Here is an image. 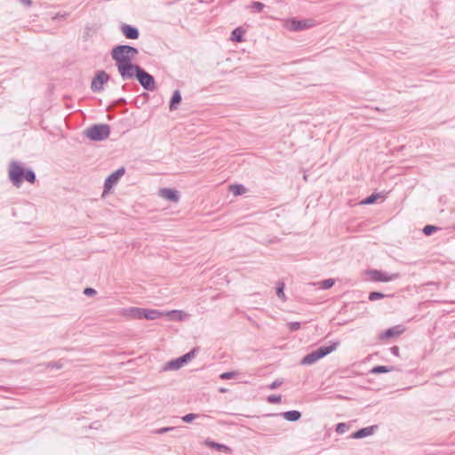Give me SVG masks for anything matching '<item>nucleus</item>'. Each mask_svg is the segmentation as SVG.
Wrapping results in <instances>:
<instances>
[{
  "instance_id": "1",
  "label": "nucleus",
  "mask_w": 455,
  "mask_h": 455,
  "mask_svg": "<svg viewBox=\"0 0 455 455\" xmlns=\"http://www.w3.org/2000/svg\"><path fill=\"white\" fill-rule=\"evenodd\" d=\"M138 54V49L128 44L116 45L111 51V57L116 61V66L132 62Z\"/></svg>"
},
{
  "instance_id": "2",
  "label": "nucleus",
  "mask_w": 455,
  "mask_h": 455,
  "mask_svg": "<svg viewBox=\"0 0 455 455\" xmlns=\"http://www.w3.org/2000/svg\"><path fill=\"white\" fill-rule=\"evenodd\" d=\"M339 346V342H333L330 346H322L319 347L317 349L312 351L311 353L305 355L301 360V364L303 365H311L315 363H316L321 358L326 356L332 351H334L337 347Z\"/></svg>"
},
{
  "instance_id": "3",
  "label": "nucleus",
  "mask_w": 455,
  "mask_h": 455,
  "mask_svg": "<svg viewBox=\"0 0 455 455\" xmlns=\"http://www.w3.org/2000/svg\"><path fill=\"white\" fill-rule=\"evenodd\" d=\"M84 133L87 138L93 141H101L108 138L110 134V126L106 124H93L88 127Z\"/></svg>"
},
{
  "instance_id": "4",
  "label": "nucleus",
  "mask_w": 455,
  "mask_h": 455,
  "mask_svg": "<svg viewBox=\"0 0 455 455\" xmlns=\"http://www.w3.org/2000/svg\"><path fill=\"white\" fill-rule=\"evenodd\" d=\"M199 351L198 347H194L188 353L181 355L179 358L173 359L166 363L163 368L164 371H177L180 369L184 364L190 362L193 358L196 357L197 352Z\"/></svg>"
},
{
  "instance_id": "5",
  "label": "nucleus",
  "mask_w": 455,
  "mask_h": 455,
  "mask_svg": "<svg viewBox=\"0 0 455 455\" xmlns=\"http://www.w3.org/2000/svg\"><path fill=\"white\" fill-rule=\"evenodd\" d=\"M26 170L16 161L9 164V179L13 186L20 188L24 180Z\"/></svg>"
},
{
  "instance_id": "6",
  "label": "nucleus",
  "mask_w": 455,
  "mask_h": 455,
  "mask_svg": "<svg viewBox=\"0 0 455 455\" xmlns=\"http://www.w3.org/2000/svg\"><path fill=\"white\" fill-rule=\"evenodd\" d=\"M135 77L145 90L154 92L156 89L154 76L141 67L139 68V71L135 74Z\"/></svg>"
},
{
  "instance_id": "7",
  "label": "nucleus",
  "mask_w": 455,
  "mask_h": 455,
  "mask_svg": "<svg viewBox=\"0 0 455 455\" xmlns=\"http://www.w3.org/2000/svg\"><path fill=\"white\" fill-rule=\"evenodd\" d=\"M116 67L123 80L135 77V74L138 73L139 68H140V66L133 64L132 61L117 65Z\"/></svg>"
},
{
  "instance_id": "8",
  "label": "nucleus",
  "mask_w": 455,
  "mask_h": 455,
  "mask_svg": "<svg viewBox=\"0 0 455 455\" xmlns=\"http://www.w3.org/2000/svg\"><path fill=\"white\" fill-rule=\"evenodd\" d=\"M109 78V75L104 70L97 71L91 84L92 91L94 92L103 91L104 84L108 82Z\"/></svg>"
},
{
  "instance_id": "9",
  "label": "nucleus",
  "mask_w": 455,
  "mask_h": 455,
  "mask_svg": "<svg viewBox=\"0 0 455 455\" xmlns=\"http://www.w3.org/2000/svg\"><path fill=\"white\" fill-rule=\"evenodd\" d=\"M124 172V167H121L108 176L104 183V193L108 192L114 186H116Z\"/></svg>"
},
{
  "instance_id": "10",
  "label": "nucleus",
  "mask_w": 455,
  "mask_h": 455,
  "mask_svg": "<svg viewBox=\"0 0 455 455\" xmlns=\"http://www.w3.org/2000/svg\"><path fill=\"white\" fill-rule=\"evenodd\" d=\"M369 276L374 282H389L398 277V274H388L381 270H370Z\"/></svg>"
},
{
  "instance_id": "11",
  "label": "nucleus",
  "mask_w": 455,
  "mask_h": 455,
  "mask_svg": "<svg viewBox=\"0 0 455 455\" xmlns=\"http://www.w3.org/2000/svg\"><path fill=\"white\" fill-rule=\"evenodd\" d=\"M120 30L127 39L136 40L140 36V31L138 28L130 24L122 23L120 25Z\"/></svg>"
},
{
  "instance_id": "12",
  "label": "nucleus",
  "mask_w": 455,
  "mask_h": 455,
  "mask_svg": "<svg viewBox=\"0 0 455 455\" xmlns=\"http://www.w3.org/2000/svg\"><path fill=\"white\" fill-rule=\"evenodd\" d=\"M404 328L402 325L393 326L379 335L380 339H389L394 337H398L404 331Z\"/></svg>"
},
{
  "instance_id": "13",
  "label": "nucleus",
  "mask_w": 455,
  "mask_h": 455,
  "mask_svg": "<svg viewBox=\"0 0 455 455\" xmlns=\"http://www.w3.org/2000/svg\"><path fill=\"white\" fill-rule=\"evenodd\" d=\"M159 196L173 203H177L180 199L179 191L168 188H161L159 190Z\"/></svg>"
},
{
  "instance_id": "14",
  "label": "nucleus",
  "mask_w": 455,
  "mask_h": 455,
  "mask_svg": "<svg viewBox=\"0 0 455 455\" xmlns=\"http://www.w3.org/2000/svg\"><path fill=\"white\" fill-rule=\"evenodd\" d=\"M377 428H378V427L376 425L363 427V428L355 431V433H353L350 435V438L361 439V438H364L366 436H370L375 433Z\"/></svg>"
},
{
  "instance_id": "15",
  "label": "nucleus",
  "mask_w": 455,
  "mask_h": 455,
  "mask_svg": "<svg viewBox=\"0 0 455 455\" xmlns=\"http://www.w3.org/2000/svg\"><path fill=\"white\" fill-rule=\"evenodd\" d=\"M309 27L308 20H297L292 19L288 23V28L291 31H300Z\"/></svg>"
},
{
  "instance_id": "16",
  "label": "nucleus",
  "mask_w": 455,
  "mask_h": 455,
  "mask_svg": "<svg viewBox=\"0 0 455 455\" xmlns=\"http://www.w3.org/2000/svg\"><path fill=\"white\" fill-rule=\"evenodd\" d=\"M181 93L179 90H175L170 100L169 108L171 111L176 110L181 102Z\"/></svg>"
},
{
  "instance_id": "17",
  "label": "nucleus",
  "mask_w": 455,
  "mask_h": 455,
  "mask_svg": "<svg viewBox=\"0 0 455 455\" xmlns=\"http://www.w3.org/2000/svg\"><path fill=\"white\" fill-rule=\"evenodd\" d=\"M164 314L159 310H156V309H148V308H144V313H143V319H147V320H156L159 317H161L162 315H164Z\"/></svg>"
},
{
  "instance_id": "18",
  "label": "nucleus",
  "mask_w": 455,
  "mask_h": 455,
  "mask_svg": "<svg viewBox=\"0 0 455 455\" xmlns=\"http://www.w3.org/2000/svg\"><path fill=\"white\" fill-rule=\"evenodd\" d=\"M288 421H297L301 418V413L299 411H288L280 414Z\"/></svg>"
},
{
  "instance_id": "19",
  "label": "nucleus",
  "mask_w": 455,
  "mask_h": 455,
  "mask_svg": "<svg viewBox=\"0 0 455 455\" xmlns=\"http://www.w3.org/2000/svg\"><path fill=\"white\" fill-rule=\"evenodd\" d=\"M205 443H206V445L208 447L216 449L219 451H223V452H227V453H230L231 452V449L228 446L225 445V444L215 443V442L210 441V440H207L205 442Z\"/></svg>"
},
{
  "instance_id": "20",
  "label": "nucleus",
  "mask_w": 455,
  "mask_h": 455,
  "mask_svg": "<svg viewBox=\"0 0 455 455\" xmlns=\"http://www.w3.org/2000/svg\"><path fill=\"white\" fill-rule=\"evenodd\" d=\"M244 30L242 28H236L231 33V40L236 43L243 41V35Z\"/></svg>"
},
{
  "instance_id": "21",
  "label": "nucleus",
  "mask_w": 455,
  "mask_h": 455,
  "mask_svg": "<svg viewBox=\"0 0 455 455\" xmlns=\"http://www.w3.org/2000/svg\"><path fill=\"white\" fill-rule=\"evenodd\" d=\"M395 368L393 366H385V365H377L375 367H373L370 372L372 373V374H380V373H387V372H390L394 370Z\"/></svg>"
},
{
  "instance_id": "22",
  "label": "nucleus",
  "mask_w": 455,
  "mask_h": 455,
  "mask_svg": "<svg viewBox=\"0 0 455 455\" xmlns=\"http://www.w3.org/2000/svg\"><path fill=\"white\" fill-rule=\"evenodd\" d=\"M128 312H129V315L133 318V319H143V313H144V308H140V307H130L128 309Z\"/></svg>"
},
{
  "instance_id": "23",
  "label": "nucleus",
  "mask_w": 455,
  "mask_h": 455,
  "mask_svg": "<svg viewBox=\"0 0 455 455\" xmlns=\"http://www.w3.org/2000/svg\"><path fill=\"white\" fill-rule=\"evenodd\" d=\"M172 320L182 321L184 318V313L181 310H172L165 313Z\"/></svg>"
},
{
  "instance_id": "24",
  "label": "nucleus",
  "mask_w": 455,
  "mask_h": 455,
  "mask_svg": "<svg viewBox=\"0 0 455 455\" xmlns=\"http://www.w3.org/2000/svg\"><path fill=\"white\" fill-rule=\"evenodd\" d=\"M24 180L29 182L30 184H34L36 180L35 172L31 169L26 170Z\"/></svg>"
},
{
  "instance_id": "25",
  "label": "nucleus",
  "mask_w": 455,
  "mask_h": 455,
  "mask_svg": "<svg viewBox=\"0 0 455 455\" xmlns=\"http://www.w3.org/2000/svg\"><path fill=\"white\" fill-rule=\"evenodd\" d=\"M440 228L436 227V226H434V225H427L424 227L423 228V233L425 235H431L432 234H434L435 231L439 230Z\"/></svg>"
},
{
  "instance_id": "26",
  "label": "nucleus",
  "mask_w": 455,
  "mask_h": 455,
  "mask_svg": "<svg viewBox=\"0 0 455 455\" xmlns=\"http://www.w3.org/2000/svg\"><path fill=\"white\" fill-rule=\"evenodd\" d=\"M283 290H284V283H280L278 284V286L276 287V295L283 301H285L286 300V297H285Z\"/></svg>"
},
{
  "instance_id": "27",
  "label": "nucleus",
  "mask_w": 455,
  "mask_h": 455,
  "mask_svg": "<svg viewBox=\"0 0 455 455\" xmlns=\"http://www.w3.org/2000/svg\"><path fill=\"white\" fill-rule=\"evenodd\" d=\"M232 193L235 196H240L245 191V188L243 185H233L230 188Z\"/></svg>"
},
{
  "instance_id": "28",
  "label": "nucleus",
  "mask_w": 455,
  "mask_h": 455,
  "mask_svg": "<svg viewBox=\"0 0 455 455\" xmlns=\"http://www.w3.org/2000/svg\"><path fill=\"white\" fill-rule=\"evenodd\" d=\"M334 283H335L334 279H331V278L325 279L320 283V288H322L323 290H327V289H330L331 287H332L334 285Z\"/></svg>"
},
{
  "instance_id": "29",
  "label": "nucleus",
  "mask_w": 455,
  "mask_h": 455,
  "mask_svg": "<svg viewBox=\"0 0 455 455\" xmlns=\"http://www.w3.org/2000/svg\"><path fill=\"white\" fill-rule=\"evenodd\" d=\"M349 429V426L347 423H338L336 425V432L339 435L346 433Z\"/></svg>"
},
{
  "instance_id": "30",
  "label": "nucleus",
  "mask_w": 455,
  "mask_h": 455,
  "mask_svg": "<svg viewBox=\"0 0 455 455\" xmlns=\"http://www.w3.org/2000/svg\"><path fill=\"white\" fill-rule=\"evenodd\" d=\"M387 295H385L384 293L382 292H379V291H371L370 292L369 294V299L373 301V300H377V299H383L385 298Z\"/></svg>"
},
{
  "instance_id": "31",
  "label": "nucleus",
  "mask_w": 455,
  "mask_h": 455,
  "mask_svg": "<svg viewBox=\"0 0 455 455\" xmlns=\"http://www.w3.org/2000/svg\"><path fill=\"white\" fill-rule=\"evenodd\" d=\"M200 415L199 414H196V413H188L185 416L182 417V420L186 423H190L192 422L194 419L199 418Z\"/></svg>"
},
{
  "instance_id": "32",
  "label": "nucleus",
  "mask_w": 455,
  "mask_h": 455,
  "mask_svg": "<svg viewBox=\"0 0 455 455\" xmlns=\"http://www.w3.org/2000/svg\"><path fill=\"white\" fill-rule=\"evenodd\" d=\"M379 196L378 194H371V196H369L368 197H366L363 202L362 204H371L373 203L376 202L377 198L379 197Z\"/></svg>"
},
{
  "instance_id": "33",
  "label": "nucleus",
  "mask_w": 455,
  "mask_h": 455,
  "mask_svg": "<svg viewBox=\"0 0 455 455\" xmlns=\"http://www.w3.org/2000/svg\"><path fill=\"white\" fill-rule=\"evenodd\" d=\"M251 6L255 10V12H260L264 9L265 4L261 2L253 1Z\"/></svg>"
},
{
  "instance_id": "34",
  "label": "nucleus",
  "mask_w": 455,
  "mask_h": 455,
  "mask_svg": "<svg viewBox=\"0 0 455 455\" xmlns=\"http://www.w3.org/2000/svg\"><path fill=\"white\" fill-rule=\"evenodd\" d=\"M236 372L235 371H227V372H223L220 374V378L223 380H226V379H233L235 376H236Z\"/></svg>"
},
{
  "instance_id": "35",
  "label": "nucleus",
  "mask_w": 455,
  "mask_h": 455,
  "mask_svg": "<svg viewBox=\"0 0 455 455\" xmlns=\"http://www.w3.org/2000/svg\"><path fill=\"white\" fill-rule=\"evenodd\" d=\"M282 396L279 395H271L267 397V402L270 403H278L281 402Z\"/></svg>"
},
{
  "instance_id": "36",
  "label": "nucleus",
  "mask_w": 455,
  "mask_h": 455,
  "mask_svg": "<svg viewBox=\"0 0 455 455\" xmlns=\"http://www.w3.org/2000/svg\"><path fill=\"white\" fill-rule=\"evenodd\" d=\"M287 325L291 331H295L300 328L301 324L299 322H290L287 323Z\"/></svg>"
},
{
  "instance_id": "37",
  "label": "nucleus",
  "mask_w": 455,
  "mask_h": 455,
  "mask_svg": "<svg viewBox=\"0 0 455 455\" xmlns=\"http://www.w3.org/2000/svg\"><path fill=\"white\" fill-rule=\"evenodd\" d=\"M174 427H162V428H159L156 431V434H159V435H162V434H164V433H167V432H170L172 430H173Z\"/></svg>"
},
{
  "instance_id": "38",
  "label": "nucleus",
  "mask_w": 455,
  "mask_h": 455,
  "mask_svg": "<svg viewBox=\"0 0 455 455\" xmlns=\"http://www.w3.org/2000/svg\"><path fill=\"white\" fill-rule=\"evenodd\" d=\"M84 294L86 296H92L96 294V291L93 288L87 287L84 289Z\"/></svg>"
},
{
  "instance_id": "39",
  "label": "nucleus",
  "mask_w": 455,
  "mask_h": 455,
  "mask_svg": "<svg viewBox=\"0 0 455 455\" xmlns=\"http://www.w3.org/2000/svg\"><path fill=\"white\" fill-rule=\"evenodd\" d=\"M282 385V381H279V380H275L274 382H272L269 386V388L270 389H275L277 388L278 387H280Z\"/></svg>"
},
{
  "instance_id": "40",
  "label": "nucleus",
  "mask_w": 455,
  "mask_h": 455,
  "mask_svg": "<svg viewBox=\"0 0 455 455\" xmlns=\"http://www.w3.org/2000/svg\"><path fill=\"white\" fill-rule=\"evenodd\" d=\"M390 351L391 353L395 355V356H398L399 355V347L397 346H394L390 348Z\"/></svg>"
},
{
  "instance_id": "41",
  "label": "nucleus",
  "mask_w": 455,
  "mask_h": 455,
  "mask_svg": "<svg viewBox=\"0 0 455 455\" xmlns=\"http://www.w3.org/2000/svg\"><path fill=\"white\" fill-rule=\"evenodd\" d=\"M126 104V100L124 98H120L118 99L116 102H115V105L116 106H122V105H125Z\"/></svg>"
},
{
  "instance_id": "42",
  "label": "nucleus",
  "mask_w": 455,
  "mask_h": 455,
  "mask_svg": "<svg viewBox=\"0 0 455 455\" xmlns=\"http://www.w3.org/2000/svg\"><path fill=\"white\" fill-rule=\"evenodd\" d=\"M20 3H22L23 4L27 5V6H31L32 4V1L31 0H20Z\"/></svg>"
},
{
  "instance_id": "43",
  "label": "nucleus",
  "mask_w": 455,
  "mask_h": 455,
  "mask_svg": "<svg viewBox=\"0 0 455 455\" xmlns=\"http://www.w3.org/2000/svg\"><path fill=\"white\" fill-rule=\"evenodd\" d=\"M51 367H55L57 369H60L61 368V364L58 363H51L50 364Z\"/></svg>"
},
{
  "instance_id": "44",
  "label": "nucleus",
  "mask_w": 455,
  "mask_h": 455,
  "mask_svg": "<svg viewBox=\"0 0 455 455\" xmlns=\"http://www.w3.org/2000/svg\"><path fill=\"white\" fill-rule=\"evenodd\" d=\"M67 16H68V13L61 15L62 18H66Z\"/></svg>"
}]
</instances>
